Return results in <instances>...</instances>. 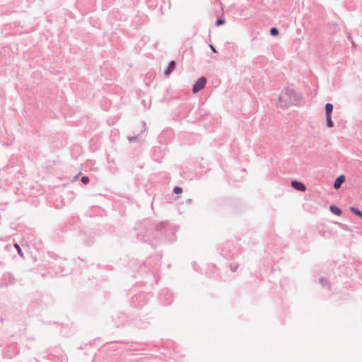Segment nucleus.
Masks as SVG:
<instances>
[{"instance_id": "9d476101", "label": "nucleus", "mask_w": 362, "mask_h": 362, "mask_svg": "<svg viewBox=\"0 0 362 362\" xmlns=\"http://www.w3.org/2000/svg\"><path fill=\"white\" fill-rule=\"evenodd\" d=\"M350 211L358 217L362 218V211L354 206L350 207Z\"/></svg>"}, {"instance_id": "2eb2a0df", "label": "nucleus", "mask_w": 362, "mask_h": 362, "mask_svg": "<svg viewBox=\"0 0 362 362\" xmlns=\"http://www.w3.org/2000/svg\"><path fill=\"white\" fill-rule=\"evenodd\" d=\"M182 189L181 187H180L176 186L173 189V192L175 194H178L182 193Z\"/></svg>"}, {"instance_id": "a211bd4d", "label": "nucleus", "mask_w": 362, "mask_h": 362, "mask_svg": "<svg viewBox=\"0 0 362 362\" xmlns=\"http://www.w3.org/2000/svg\"><path fill=\"white\" fill-rule=\"evenodd\" d=\"M209 47L213 52L217 53V50L216 49L215 47L212 44L209 45Z\"/></svg>"}, {"instance_id": "20e7f679", "label": "nucleus", "mask_w": 362, "mask_h": 362, "mask_svg": "<svg viewBox=\"0 0 362 362\" xmlns=\"http://www.w3.org/2000/svg\"><path fill=\"white\" fill-rule=\"evenodd\" d=\"M291 186L293 188L300 192H305L306 190L305 185L300 181L292 180Z\"/></svg>"}, {"instance_id": "0eeeda50", "label": "nucleus", "mask_w": 362, "mask_h": 362, "mask_svg": "<svg viewBox=\"0 0 362 362\" xmlns=\"http://www.w3.org/2000/svg\"><path fill=\"white\" fill-rule=\"evenodd\" d=\"M329 211L335 214V215H337V216H340L342 213L341 210L337 206L335 205H331L329 206Z\"/></svg>"}, {"instance_id": "6e6552de", "label": "nucleus", "mask_w": 362, "mask_h": 362, "mask_svg": "<svg viewBox=\"0 0 362 362\" xmlns=\"http://www.w3.org/2000/svg\"><path fill=\"white\" fill-rule=\"evenodd\" d=\"M326 117V126L328 128H332L334 127V122L332 119V115H325Z\"/></svg>"}, {"instance_id": "ddd939ff", "label": "nucleus", "mask_w": 362, "mask_h": 362, "mask_svg": "<svg viewBox=\"0 0 362 362\" xmlns=\"http://www.w3.org/2000/svg\"><path fill=\"white\" fill-rule=\"evenodd\" d=\"M224 23H225V21L223 18H218V20H216L215 25L216 26H220V25H223Z\"/></svg>"}, {"instance_id": "f3484780", "label": "nucleus", "mask_w": 362, "mask_h": 362, "mask_svg": "<svg viewBox=\"0 0 362 362\" xmlns=\"http://www.w3.org/2000/svg\"><path fill=\"white\" fill-rule=\"evenodd\" d=\"M14 247H16V249L17 250V252L22 257L23 256V253H22V251H21V247L17 244L16 243L14 245Z\"/></svg>"}, {"instance_id": "4468645a", "label": "nucleus", "mask_w": 362, "mask_h": 362, "mask_svg": "<svg viewBox=\"0 0 362 362\" xmlns=\"http://www.w3.org/2000/svg\"><path fill=\"white\" fill-rule=\"evenodd\" d=\"M90 181V179L88 176H82L81 182L84 185H87Z\"/></svg>"}, {"instance_id": "aec40b11", "label": "nucleus", "mask_w": 362, "mask_h": 362, "mask_svg": "<svg viewBox=\"0 0 362 362\" xmlns=\"http://www.w3.org/2000/svg\"><path fill=\"white\" fill-rule=\"evenodd\" d=\"M351 43H352V45H353L354 46H355V43H354V41H351Z\"/></svg>"}, {"instance_id": "6ab92c4d", "label": "nucleus", "mask_w": 362, "mask_h": 362, "mask_svg": "<svg viewBox=\"0 0 362 362\" xmlns=\"http://www.w3.org/2000/svg\"><path fill=\"white\" fill-rule=\"evenodd\" d=\"M237 268H238V266H237V265H235V266H234V267H233V265H230V269H231L233 272H235V271H236V269H237Z\"/></svg>"}, {"instance_id": "39448f33", "label": "nucleus", "mask_w": 362, "mask_h": 362, "mask_svg": "<svg viewBox=\"0 0 362 362\" xmlns=\"http://www.w3.org/2000/svg\"><path fill=\"white\" fill-rule=\"evenodd\" d=\"M346 180V177L344 175H341L339 176H338L336 180H334V187L335 189H339L341 185L345 182Z\"/></svg>"}, {"instance_id": "f257e3e1", "label": "nucleus", "mask_w": 362, "mask_h": 362, "mask_svg": "<svg viewBox=\"0 0 362 362\" xmlns=\"http://www.w3.org/2000/svg\"><path fill=\"white\" fill-rule=\"evenodd\" d=\"M301 100V95L292 88H286L279 95L278 105L281 108H288L297 105Z\"/></svg>"}, {"instance_id": "f8f14e48", "label": "nucleus", "mask_w": 362, "mask_h": 362, "mask_svg": "<svg viewBox=\"0 0 362 362\" xmlns=\"http://www.w3.org/2000/svg\"><path fill=\"white\" fill-rule=\"evenodd\" d=\"M6 277L8 278V279L10 281V283L11 284H13L14 283L15 281V278L13 276V274H10V273H8L6 275Z\"/></svg>"}, {"instance_id": "7ed1b4c3", "label": "nucleus", "mask_w": 362, "mask_h": 362, "mask_svg": "<svg viewBox=\"0 0 362 362\" xmlns=\"http://www.w3.org/2000/svg\"><path fill=\"white\" fill-rule=\"evenodd\" d=\"M140 126H141L140 133H138L136 135H135L134 136H128L127 137V139L130 143L136 141L138 140L140 134H143L146 130V123L144 122H141L140 123Z\"/></svg>"}, {"instance_id": "9b49d317", "label": "nucleus", "mask_w": 362, "mask_h": 362, "mask_svg": "<svg viewBox=\"0 0 362 362\" xmlns=\"http://www.w3.org/2000/svg\"><path fill=\"white\" fill-rule=\"evenodd\" d=\"M269 33L272 36H276L279 34V30L277 28L272 27L270 28Z\"/></svg>"}, {"instance_id": "423d86ee", "label": "nucleus", "mask_w": 362, "mask_h": 362, "mask_svg": "<svg viewBox=\"0 0 362 362\" xmlns=\"http://www.w3.org/2000/svg\"><path fill=\"white\" fill-rule=\"evenodd\" d=\"M175 67H176L175 61H173V60L170 61L168 64V67L164 71V74L165 76H169L175 70Z\"/></svg>"}, {"instance_id": "1a4fd4ad", "label": "nucleus", "mask_w": 362, "mask_h": 362, "mask_svg": "<svg viewBox=\"0 0 362 362\" xmlns=\"http://www.w3.org/2000/svg\"><path fill=\"white\" fill-rule=\"evenodd\" d=\"M333 111V105L332 103H327L325 105V115H332Z\"/></svg>"}, {"instance_id": "dca6fc26", "label": "nucleus", "mask_w": 362, "mask_h": 362, "mask_svg": "<svg viewBox=\"0 0 362 362\" xmlns=\"http://www.w3.org/2000/svg\"><path fill=\"white\" fill-rule=\"evenodd\" d=\"M320 283L322 284V286H325L326 285L328 284V281L325 278H320Z\"/></svg>"}, {"instance_id": "f03ea898", "label": "nucleus", "mask_w": 362, "mask_h": 362, "mask_svg": "<svg viewBox=\"0 0 362 362\" xmlns=\"http://www.w3.org/2000/svg\"><path fill=\"white\" fill-rule=\"evenodd\" d=\"M206 83V78L204 76L200 77L192 87V92L194 93H198L199 90L203 89Z\"/></svg>"}]
</instances>
